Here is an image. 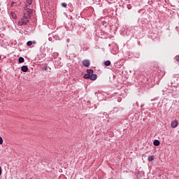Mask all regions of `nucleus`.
I'll return each instance as SVG.
<instances>
[{"label":"nucleus","instance_id":"nucleus-20","mask_svg":"<svg viewBox=\"0 0 179 179\" xmlns=\"http://www.w3.org/2000/svg\"><path fill=\"white\" fill-rule=\"evenodd\" d=\"M66 41H67V43H69V41H71V39L67 38Z\"/></svg>","mask_w":179,"mask_h":179},{"label":"nucleus","instance_id":"nucleus-24","mask_svg":"<svg viewBox=\"0 0 179 179\" xmlns=\"http://www.w3.org/2000/svg\"><path fill=\"white\" fill-rule=\"evenodd\" d=\"M45 69H47V67H45Z\"/></svg>","mask_w":179,"mask_h":179},{"label":"nucleus","instance_id":"nucleus-6","mask_svg":"<svg viewBox=\"0 0 179 179\" xmlns=\"http://www.w3.org/2000/svg\"><path fill=\"white\" fill-rule=\"evenodd\" d=\"M10 17H11V19L16 20V19H17V15H16V13H15V12L11 11L10 15Z\"/></svg>","mask_w":179,"mask_h":179},{"label":"nucleus","instance_id":"nucleus-11","mask_svg":"<svg viewBox=\"0 0 179 179\" xmlns=\"http://www.w3.org/2000/svg\"><path fill=\"white\" fill-rule=\"evenodd\" d=\"M18 62L19 64H23V62H24V58H23L22 57H19Z\"/></svg>","mask_w":179,"mask_h":179},{"label":"nucleus","instance_id":"nucleus-23","mask_svg":"<svg viewBox=\"0 0 179 179\" xmlns=\"http://www.w3.org/2000/svg\"><path fill=\"white\" fill-rule=\"evenodd\" d=\"M117 101H121L120 99H117Z\"/></svg>","mask_w":179,"mask_h":179},{"label":"nucleus","instance_id":"nucleus-5","mask_svg":"<svg viewBox=\"0 0 179 179\" xmlns=\"http://www.w3.org/2000/svg\"><path fill=\"white\" fill-rule=\"evenodd\" d=\"M171 128H177V127H178V121L177 120L172 121L171 124Z\"/></svg>","mask_w":179,"mask_h":179},{"label":"nucleus","instance_id":"nucleus-19","mask_svg":"<svg viewBox=\"0 0 179 179\" xmlns=\"http://www.w3.org/2000/svg\"><path fill=\"white\" fill-rule=\"evenodd\" d=\"M155 100H157V98H155L154 99H151V101H155Z\"/></svg>","mask_w":179,"mask_h":179},{"label":"nucleus","instance_id":"nucleus-22","mask_svg":"<svg viewBox=\"0 0 179 179\" xmlns=\"http://www.w3.org/2000/svg\"><path fill=\"white\" fill-rule=\"evenodd\" d=\"M136 106H139V103L138 102L136 103Z\"/></svg>","mask_w":179,"mask_h":179},{"label":"nucleus","instance_id":"nucleus-7","mask_svg":"<svg viewBox=\"0 0 179 179\" xmlns=\"http://www.w3.org/2000/svg\"><path fill=\"white\" fill-rule=\"evenodd\" d=\"M21 71L22 72H27V71H29V68L27 67V66H22L21 67Z\"/></svg>","mask_w":179,"mask_h":179},{"label":"nucleus","instance_id":"nucleus-12","mask_svg":"<svg viewBox=\"0 0 179 179\" xmlns=\"http://www.w3.org/2000/svg\"><path fill=\"white\" fill-rule=\"evenodd\" d=\"M104 65H106V66H110V65H111V62H110V60H106L104 62Z\"/></svg>","mask_w":179,"mask_h":179},{"label":"nucleus","instance_id":"nucleus-17","mask_svg":"<svg viewBox=\"0 0 179 179\" xmlns=\"http://www.w3.org/2000/svg\"><path fill=\"white\" fill-rule=\"evenodd\" d=\"M3 143V140L2 139V137H0V145H2Z\"/></svg>","mask_w":179,"mask_h":179},{"label":"nucleus","instance_id":"nucleus-2","mask_svg":"<svg viewBox=\"0 0 179 179\" xmlns=\"http://www.w3.org/2000/svg\"><path fill=\"white\" fill-rule=\"evenodd\" d=\"M30 19L31 17H29L28 16L23 15V17H22L17 23L18 26H26V24H27V23H29V22H30Z\"/></svg>","mask_w":179,"mask_h":179},{"label":"nucleus","instance_id":"nucleus-10","mask_svg":"<svg viewBox=\"0 0 179 179\" xmlns=\"http://www.w3.org/2000/svg\"><path fill=\"white\" fill-rule=\"evenodd\" d=\"M153 145L154 146H159V145H160V141H159V140H155L153 142Z\"/></svg>","mask_w":179,"mask_h":179},{"label":"nucleus","instance_id":"nucleus-16","mask_svg":"<svg viewBox=\"0 0 179 179\" xmlns=\"http://www.w3.org/2000/svg\"><path fill=\"white\" fill-rule=\"evenodd\" d=\"M175 59H176V61H177L178 62H179V55H176V56L175 57Z\"/></svg>","mask_w":179,"mask_h":179},{"label":"nucleus","instance_id":"nucleus-15","mask_svg":"<svg viewBox=\"0 0 179 179\" xmlns=\"http://www.w3.org/2000/svg\"><path fill=\"white\" fill-rule=\"evenodd\" d=\"M62 6L63 8H66V7L68 6V4H66V3H62Z\"/></svg>","mask_w":179,"mask_h":179},{"label":"nucleus","instance_id":"nucleus-8","mask_svg":"<svg viewBox=\"0 0 179 179\" xmlns=\"http://www.w3.org/2000/svg\"><path fill=\"white\" fill-rule=\"evenodd\" d=\"M32 0H26L25 6L26 8H29L30 5H31Z\"/></svg>","mask_w":179,"mask_h":179},{"label":"nucleus","instance_id":"nucleus-4","mask_svg":"<svg viewBox=\"0 0 179 179\" xmlns=\"http://www.w3.org/2000/svg\"><path fill=\"white\" fill-rule=\"evenodd\" d=\"M82 64L84 66H86V68H89L90 66V60L85 59L82 62Z\"/></svg>","mask_w":179,"mask_h":179},{"label":"nucleus","instance_id":"nucleus-21","mask_svg":"<svg viewBox=\"0 0 179 179\" xmlns=\"http://www.w3.org/2000/svg\"><path fill=\"white\" fill-rule=\"evenodd\" d=\"M32 44H36V41H32Z\"/></svg>","mask_w":179,"mask_h":179},{"label":"nucleus","instance_id":"nucleus-9","mask_svg":"<svg viewBox=\"0 0 179 179\" xmlns=\"http://www.w3.org/2000/svg\"><path fill=\"white\" fill-rule=\"evenodd\" d=\"M20 5V1H13L11 3V6H19Z\"/></svg>","mask_w":179,"mask_h":179},{"label":"nucleus","instance_id":"nucleus-13","mask_svg":"<svg viewBox=\"0 0 179 179\" xmlns=\"http://www.w3.org/2000/svg\"><path fill=\"white\" fill-rule=\"evenodd\" d=\"M155 160V158L153 156H149L148 157V162H153Z\"/></svg>","mask_w":179,"mask_h":179},{"label":"nucleus","instance_id":"nucleus-18","mask_svg":"<svg viewBox=\"0 0 179 179\" xmlns=\"http://www.w3.org/2000/svg\"><path fill=\"white\" fill-rule=\"evenodd\" d=\"M2 174V167L0 166V176Z\"/></svg>","mask_w":179,"mask_h":179},{"label":"nucleus","instance_id":"nucleus-14","mask_svg":"<svg viewBox=\"0 0 179 179\" xmlns=\"http://www.w3.org/2000/svg\"><path fill=\"white\" fill-rule=\"evenodd\" d=\"M33 45V41H29L27 43V45H28V47H30V45Z\"/></svg>","mask_w":179,"mask_h":179},{"label":"nucleus","instance_id":"nucleus-1","mask_svg":"<svg viewBox=\"0 0 179 179\" xmlns=\"http://www.w3.org/2000/svg\"><path fill=\"white\" fill-rule=\"evenodd\" d=\"M84 79H90V80H96L97 75L94 74V71L92 69H87V73L83 76Z\"/></svg>","mask_w":179,"mask_h":179},{"label":"nucleus","instance_id":"nucleus-3","mask_svg":"<svg viewBox=\"0 0 179 179\" xmlns=\"http://www.w3.org/2000/svg\"><path fill=\"white\" fill-rule=\"evenodd\" d=\"M24 16H28L29 17H31V12H33V10L31 8H29V7H25L24 9Z\"/></svg>","mask_w":179,"mask_h":179},{"label":"nucleus","instance_id":"nucleus-25","mask_svg":"<svg viewBox=\"0 0 179 179\" xmlns=\"http://www.w3.org/2000/svg\"><path fill=\"white\" fill-rule=\"evenodd\" d=\"M0 59H1V56H0Z\"/></svg>","mask_w":179,"mask_h":179}]
</instances>
